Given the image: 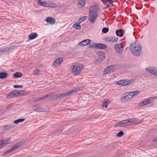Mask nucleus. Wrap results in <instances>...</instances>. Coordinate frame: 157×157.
Instances as JSON below:
<instances>
[{"label":"nucleus","mask_w":157,"mask_h":157,"mask_svg":"<svg viewBox=\"0 0 157 157\" xmlns=\"http://www.w3.org/2000/svg\"><path fill=\"white\" fill-rule=\"evenodd\" d=\"M17 45H12L10 46L9 47H6L0 49V53L7 52L11 50L14 48L18 47Z\"/></svg>","instance_id":"10"},{"label":"nucleus","mask_w":157,"mask_h":157,"mask_svg":"<svg viewBox=\"0 0 157 157\" xmlns=\"http://www.w3.org/2000/svg\"><path fill=\"white\" fill-rule=\"evenodd\" d=\"M104 5L107 7H111L113 6V4L109 0H107L105 1L104 2H102Z\"/></svg>","instance_id":"20"},{"label":"nucleus","mask_w":157,"mask_h":157,"mask_svg":"<svg viewBox=\"0 0 157 157\" xmlns=\"http://www.w3.org/2000/svg\"><path fill=\"white\" fill-rule=\"evenodd\" d=\"M108 100L106 99L104 100L103 102V104L102 105L103 107H105V108L108 107Z\"/></svg>","instance_id":"34"},{"label":"nucleus","mask_w":157,"mask_h":157,"mask_svg":"<svg viewBox=\"0 0 157 157\" xmlns=\"http://www.w3.org/2000/svg\"><path fill=\"white\" fill-rule=\"evenodd\" d=\"M38 2L39 4L41 6V5H42V4H43V2L42 1V0H38Z\"/></svg>","instance_id":"49"},{"label":"nucleus","mask_w":157,"mask_h":157,"mask_svg":"<svg viewBox=\"0 0 157 157\" xmlns=\"http://www.w3.org/2000/svg\"><path fill=\"white\" fill-rule=\"evenodd\" d=\"M109 60H110V59H108V60H107V62H109Z\"/></svg>","instance_id":"59"},{"label":"nucleus","mask_w":157,"mask_h":157,"mask_svg":"<svg viewBox=\"0 0 157 157\" xmlns=\"http://www.w3.org/2000/svg\"><path fill=\"white\" fill-rule=\"evenodd\" d=\"M133 91L130 92L128 95H125L123 97L124 98L123 99L128 100V99H127V98H128V99H131L134 98V95H133Z\"/></svg>","instance_id":"22"},{"label":"nucleus","mask_w":157,"mask_h":157,"mask_svg":"<svg viewBox=\"0 0 157 157\" xmlns=\"http://www.w3.org/2000/svg\"><path fill=\"white\" fill-rule=\"evenodd\" d=\"M149 104L147 99L145 100L140 103H139V105L140 106H144Z\"/></svg>","instance_id":"33"},{"label":"nucleus","mask_w":157,"mask_h":157,"mask_svg":"<svg viewBox=\"0 0 157 157\" xmlns=\"http://www.w3.org/2000/svg\"><path fill=\"white\" fill-rule=\"evenodd\" d=\"M99 59H105V58L104 54L103 53H100L99 54Z\"/></svg>","instance_id":"38"},{"label":"nucleus","mask_w":157,"mask_h":157,"mask_svg":"<svg viewBox=\"0 0 157 157\" xmlns=\"http://www.w3.org/2000/svg\"><path fill=\"white\" fill-rule=\"evenodd\" d=\"M57 59H62L61 58V57H59V58H58Z\"/></svg>","instance_id":"57"},{"label":"nucleus","mask_w":157,"mask_h":157,"mask_svg":"<svg viewBox=\"0 0 157 157\" xmlns=\"http://www.w3.org/2000/svg\"><path fill=\"white\" fill-rule=\"evenodd\" d=\"M18 96L19 95L25 96L28 94V92L25 90H21L17 91Z\"/></svg>","instance_id":"26"},{"label":"nucleus","mask_w":157,"mask_h":157,"mask_svg":"<svg viewBox=\"0 0 157 157\" xmlns=\"http://www.w3.org/2000/svg\"><path fill=\"white\" fill-rule=\"evenodd\" d=\"M116 34L117 36L121 37H122L124 35L123 31L122 29L117 30L116 31Z\"/></svg>","instance_id":"23"},{"label":"nucleus","mask_w":157,"mask_h":157,"mask_svg":"<svg viewBox=\"0 0 157 157\" xmlns=\"http://www.w3.org/2000/svg\"><path fill=\"white\" fill-rule=\"evenodd\" d=\"M150 98L151 99V101H153L155 100V99H156V97H151V98Z\"/></svg>","instance_id":"52"},{"label":"nucleus","mask_w":157,"mask_h":157,"mask_svg":"<svg viewBox=\"0 0 157 157\" xmlns=\"http://www.w3.org/2000/svg\"><path fill=\"white\" fill-rule=\"evenodd\" d=\"M49 6H50L52 8H55L57 7V4H56L54 3H53L52 2H50V3H49Z\"/></svg>","instance_id":"35"},{"label":"nucleus","mask_w":157,"mask_h":157,"mask_svg":"<svg viewBox=\"0 0 157 157\" xmlns=\"http://www.w3.org/2000/svg\"><path fill=\"white\" fill-rule=\"evenodd\" d=\"M114 48L116 52L118 53H121L123 49V45L122 44H118L114 45Z\"/></svg>","instance_id":"9"},{"label":"nucleus","mask_w":157,"mask_h":157,"mask_svg":"<svg viewBox=\"0 0 157 157\" xmlns=\"http://www.w3.org/2000/svg\"><path fill=\"white\" fill-rule=\"evenodd\" d=\"M155 76H157V70L156 69L155 73Z\"/></svg>","instance_id":"54"},{"label":"nucleus","mask_w":157,"mask_h":157,"mask_svg":"<svg viewBox=\"0 0 157 157\" xmlns=\"http://www.w3.org/2000/svg\"><path fill=\"white\" fill-rule=\"evenodd\" d=\"M128 119H131V122H129L130 124H136L139 122V120L136 118L133 119V118H130Z\"/></svg>","instance_id":"28"},{"label":"nucleus","mask_w":157,"mask_h":157,"mask_svg":"<svg viewBox=\"0 0 157 157\" xmlns=\"http://www.w3.org/2000/svg\"><path fill=\"white\" fill-rule=\"evenodd\" d=\"M117 66L116 65H113L109 66L104 71V74L107 75L113 72L117 69Z\"/></svg>","instance_id":"5"},{"label":"nucleus","mask_w":157,"mask_h":157,"mask_svg":"<svg viewBox=\"0 0 157 157\" xmlns=\"http://www.w3.org/2000/svg\"><path fill=\"white\" fill-rule=\"evenodd\" d=\"M118 38L116 37H106L105 38V40L109 42H114L117 41L118 40Z\"/></svg>","instance_id":"12"},{"label":"nucleus","mask_w":157,"mask_h":157,"mask_svg":"<svg viewBox=\"0 0 157 157\" xmlns=\"http://www.w3.org/2000/svg\"><path fill=\"white\" fill-rule=\"evenodd\" d=\"M107 45L104 44L100 43H96L95 47L97 48L105 49L107 48Z\"/></svg>","instance_id":"13"},{"label":"nucleus","mask_w":157,"mask_h":157,"mask_svg":"<svg viewBox=\"0 0 157 157\" xmlns=\"http://www.w3.org/2000/svg\"><path fill=\"white\" fill-rule=\"evenodd\" d=\"M78 90V89L77 88H75L74 89L68 92H66L63 93V95L64 96V97H66L70 95L71 94H73L74 93L76 92Z\"/></svg>","instance_id":"18"},{"label":"nucleus","mask_w":157,"mask_h":157,"mask_svg":"<svg viewBox=\"0 0 157 157\" xmlns=\"http://www.w3.org/2000/svg\"><path fill=\"white\" fill-rule=\"evenodd\" d=\"M43 99H44L43 96L38 99L39 101H40Z\"/></svg>","instance_id":"51"},{"label":"nucleus","mask_w":157,"mask_h":157,"mask_svg":"<svg viewBox=\"0 0 157 157\" xmlns=\"http://www.w3.org/2000/svg\"><path fill=\"white\" fill-rule=\"evenodd\" d=\"M39 71L38 69H36L35 70L34 72L35 75H37L39 73Z\"/></svg>","instance_id":"47"},{"label":"nucleus","mask_w":157,"mask_h":157,"mask_svg":"<svg viewBox=\"0 0 157 157\" xmlns=\"http://www.w3.org/2000/svg\"><path fill=\"white\" fill-rule=\"evenodd\" d=\"M102 2H104L105 1H107V0H101Z\"/></svg>","instance_id":"58"},{"label":"nucleus","mask_w":157,"mask_h":157,"mask_svg":"<svg viewBox=\"0 0 157 157\" xmlns=\"http://www.w3.org/2000/svg\"><path fill=\"white\" fill-rule=\"evenodd\" d=\"M18 96L17 90H14L6 95V97L9 99H11Z\"/></svg>","instance_id":"8"},{"label":"nucleus","mask_w":157,"mask_h":157,"mask_svg":"<svg viewBox=\"0 0 157 157\" xmlns=\"http://www.w3.org/2000/svg\"><path fill=\"white\" fill-rule=\"evenodd\" d=\"M13 87L14 88H21L23 87V86L19 85H14L13 86Z\"/></svg>","instance_id":"44"},{"label":"nucleus","mask_w":157,"mask_h":157,"mask_svg":"<svg viewBox=\"0 0 157 157\" xmlns=\"http://www.w3.org/2000/svg\"><path fill=\"white\" fill-rule=\"evenodd\" d=\"M1 141L2 142V143H3V142H4L3 143L6 144V145L10 143V142L8 143L7 142H6V140H2Z\"/></svg>","instance_id":"50"},{"label":"nucleus","mask_w":157,"mask_h":157,"mask_svg":"<svg viewBox=\"0 0 157 157\" xmlns=\"http://www.w3.org/2000/svg\"><path fill=\"white\" fill-rule=\"evenodd\" d=\"M78 21H77V22H76V24H74L73 27L75 29H81V26L80 25V23H79V22H78Z\"/></svg>","instance_id":"25"},{"label":"nucleus","mask_w":157,"mask_h":157,"mask_svg":"<svg viewBox=\"0 0 157 157\" xmlns=\"http://www.w3.org/2000/svg\"><path fill=\"white\" fill-rule=\"evenodd\" d=\"M15 126L13 125L7 124L4 126L3 129L4 130H7L13 128Z\"/></svg>","instance_id":"24"},{"label":"nucleus","mask_w":157,"mask_h":157,"mask_svg":"<svg viewBox=\"0 0 157 157\" xmlns=\"http://www.w3.org/2000/svg\"><path fill=\"white\" fill-rule=\"evenodd\" d=\"M141 45L140 44H136L133 42L130 45L129 49L132 54L136 56H139L141 54Z\"/></svg>","instance_id":"2"},{"label":"nucleus","mask_w":157,"mask_h":157,"mask_svg":"<svg viewBox=\"0 0 157 157\" xmlns=\"http://www.w3.org/2000/svg\"><path fill=\"white\" fill-rule=\"evenodd\" d=\"M46 21L48 23H49L51 25H53L56 23V20L54 18H52L51 17H47Z\"/></svg>","instance_id":"15"},{"label":"nucleus","mask_w":157,"mask_h":157,"mask_svg":"<svg viewBox=\"0 0 157 157\" xmlns=\"http://www.w3.org/2000/svg\"><path fill=\"white\" fill-rule=\"evenodd\" d=\"M156 69V68L155 67H148L146 68V70L147 72L155 75V73Z\"/></svg>","instance_id":"16"},{"label":"nucleus","mask_w":157,"mask_h":157,"mask_svg":"<svg viewBox=\"0 0 157 157\" xmlns=\"http://www.w3.org/2000/svg\"><path fill=\"white\" fill-rule=\"evenodd\" d=\"M94 44H93L91 45H90L89 47L91 48H96L95 47V45Z\"/></svg>","instance_id":"45"},{"label":"nucleus","mask_w":157,"mask_h":157,"mask_svg":"<svg viewBox=\"0 0 157 157\" xmlns=\"http://www.w3.org/2000/svg\"><path fill=\"white\" fill-rule=\"evenodd\" d=\"M14 76L15 78L21 77L22 76V74L21 73L18 72L14 74Z\"/></svg>","instance_id":"29"},{"label":"nucleus","mask_w":157,"mask_h":157,"mask_svg":"<svg viewBox=\"0 0 157 157\" xmlns=\"http://www.w3.org/2000/svg\"><path fill=\"white\" fill-rule=\"evenodd\" d=\"M2 143L1 141H0V149L5 146L6 145V144Z\"/></svg>","instance_id":"41"},{"label":"nucleus","mask_w":157,"mask_h":157,"mask_svg":"<svg viewBox=\"0 0 157 157\" xmlns=\"http://www.w3.org/2000/svg\"><path fill=\"white\" fill-rule=\"evenodd\" d=\"M63 93L60 94L59 95H56L53 96V98L56 99H58L60 98H62L64 97V96L63 95Z\"/></svg>","instance_id":"31"},{"label":"nucleus","mask_w":157,"mask_h":157,"mask_svg":"<svg viewBox=\"0 0 157 157\" xmlns=\"http://www.w3.org/2000/svg\"><path fill=\"white\" fill-rule=\"evenodd\" d=\"M102 62V59H96L95 61L94 62V63L96 64H99Z\"/></svg>","instance_id":"42"},{"label":"nucleus","mask_w":157,"mask_h":157,"mask_svg":"<svg viewBox=\"0 0 157 157\" xmlns=\"http://www.w3.org/2000/svg\"><path fill=\"white\" fill-rule=\"evenodd\" d=\"M13 104H9L6 108V109H8L11 108L13 106Z\"/></svg>","instance_id":"46"},{"label":"nucleus","mask_w":157,"mask_h":157,"mask_svg":"<svg viewBox=\"0 0 157 157\" xmlns=\"http://www.w3.org/2000/svg\"><path fill=\"white\" fill-rule=\"evenodd\" d=\"M8 76L7 73L4 72H0V79L6 78Z\"/></svg>","instance_id":"27"},{"label":"nucleus","mask_w":157,"mask_h":157,"mask_svg":"<svg viewBox=\"0 0 157 157\" xmlns=\"http://www.w3.org/2000/svg\"><path fill=\"white\" fill-rule=\"evenodd\" d=\"M86 0H78V6L80 8L84 7L86 4Z\"/></svg>","instance_id":"17"},{"label":"nucleus","mask_w":157,"mask_h":157,"mask_svg":"<svg viewBox=\"0 0 157 157\" xmlns=\"http://www.w3.org/2000/svg\"><path fill=\"white\" fill-rule=\"evenodd\" d=\"M109 30L108 28H107L104 27L102 29V32L104 33H107Z\"/></svg>","instance_id":"39"},{"label":"nucleus","mask_w":157,"mask_h":157,"mask_svg":"<svg viewBox=\"0 0 157 157\" xmlns=\"http://www.w3.org/2000/svg\"><path fill=\"white\" fill-rule=\"evenodd\" d=\"M43 4H42V5H41V6H43L44 7H48L49 6V3H47L46 1L43 2Z\"/></svg>","instance_id":"40"},{"label":"nucleus","mask_w":157,"mask_h":157,"mask_svg":"<svg viewBox=\"0 0 157 157\" xmlns=\"http://www.w3.org/2000/svg\"><path fill=\"white\" fill-rule=\"evenodd\" d=\"M42 64H41V65H40V67H41L42 66Z\"/></svg>","instance_id":"60"},{"label":"nucleus","mask_w":157,"mask_h":157,"mask_svg":"<svg viewBox=\"0 0 157 157\" xmlns=\"http://www.w3.org/2000/svg\"><path fill=\"white\" fill-rule=\"evenodd\" d=\"M99 9V7L96 5H93L90 7L89 19L92 23H95L98 16L97 13Z\"/></svg>","instance_id":"1"},{"label":"nucleus","mask_w":157,"mask_h":157,"mask_svg":"<svg viewBox=\"0 0 157 157\" xmlns=\"http://www.w3.org/2000/svg\"><path fill=\"white\" fill-rule=\"evenodd\" d=\"M38 101V99H36L34 101H33V102L35 103V102H37V101Z\"/></svg>","instance_id":"56"},{"label":"nucleus","mask_w":157,"mask_h":157,"mask_svg":"<svg viewBox=\"0 0 157 157\" xmlns=\"http://www.w3.org/2000/svg\"><path fill=\"white\" fill-rule=\"evenodd\" d=\"M38 36L37 34L36 33H32L30 34L28 36V37L30 40H33Z\"/></svg>","instance_id":"19"},{"label":"nucleus","mask_w":157,"mask_h":157,"mask_svg":"<svg viewBox=\"0 0 157 157\" xmlns=\"http://www.w3.org/2000/svg\"><path fill=\"white\" fill-rule=\"evenodd\" d=\"M124 133L122 131H120L117 134V136L118 137H120L123 135Z\"/></svg>","instance_id":"37"},{"label":"nucleus","mask_w":157,"mask_h":157,"mask_svg":"<svg viewBox=\"0 0 157 157\" xmlns=\"http://www.w3.org/2000/svg\"><path fill=\"white\" fill-rule=\"evenodd\" d=\"M147 102H148L149 104L151 103L152 102V101L151 100L150 98L147 99Z\"/></svg>","instance_id":"48"},{"label":"nucleus","mask_w":157,"mask_h":157,"mask_svg":"<svg viewBox=\"0 0 157 157\" xmlns=\"http://www.w3.org/2000/svg\"><path fill=\"white\" fill-rule=\"evenodd\" d=\"M91 41L90 39H86L82 41L79 43V45L80 46H85L89 44Z\"/></svg>","instance_id":"14"},{"label":"nucleus","mask_w":157,"mask_h":157,"mask_svg":"<svg viewBox=\"0 0 157 157\" xmlns=\"http://www.w3.org/2000/svg\"><path fill=\"white\" fill-rule=\"evenodd\" d=\"M133 81L132 80H129L128 79L121 80L117 82L116 84L125 86L130 84Z\"/></svg>","instance_id":"7"},{"label":"nucleus","mask_w":157,"mask_h":157,"mask_svg":"<svg viewBox=\"0 0 157 157\" xmlns=\"http://www.w3.org/2000/svg\"><path fill=\"white\" fill-rule=\"evenodd\" d=\"M10 138H7L6 139V142H7V141H10Z\"/></svg>","instance_id":"55"},{"label":"nucleus","mask_w":157,"mask_h":157,"mask_svg":"<svg viewBox=\"0 0 157 157\" xmlns=\"http://www.w3.org/2000/svg\"><path fill=\"white\" fill-rule=\"evenodd\" d=\"M131 119H127L122 121H120L115 124L114 126V127H121L124 125H127L129 124V122L131 121Z\"/></svg>","instance_id":"4"},{"label":"nucleus","mask_w":157,"mask_h":157,"mask_svg":"<svg viewBox=\"0 0 157 157\" xmlns=\"http://www.w3.org/2000/svg\"><path fill=\"white\" fill-rule=\"evenodd\" d=\"M25 120V119L24 118H19L14 121H13V123L15 124H17L21 122L24 121Z\"/></svg>","instance_id":"30"},{"label":"nucleus","mask_w":157,"mask_h":157,"mask_svg":"<svg viewBox=\"0 0 157 157\" xmlns=\"http://www.w3.org/2000/svg\"><path fill=\"white\" fill-rule=\"evenodd\" d=\"M134 97H135L136 96L138 95L140 93V90H136L135 91H133Z\"/></svg>","instance_id":"36"},{"label":"nucleus","mask_w":157,"mask_h":157,"mask_svg":"<svg viewBox=\"0 0 157 157\" xmlns=\"http://www.w3.org/2000/svg\"><path fill=\"white\" fill-rule=\"evenodd\" d=\"M24 144V142L23 141H20L19 143H17L15 145L12 147L11 148L9 149L7 151L5 152L4 153V154H8L9 153L13 151H14L19 147H21V146L23 144Z\"/></svg>","instance_id":"6"},{"label":"nucleus","mask_w":157,"mask_h":157,"mask_svg":"<svg viewBox=\"0 0 157 157\" xmlns=\"http://www.w3.org/2000/svg\"><path fill=\"white\" fill-rule=\"evenodd\" d=\"M33 109L34 111L39 112H45L46 110L45 109L41 108L40 105L38 104H36L33 106Z\"/></svg>","instance_id":"11"},{"label":"nucleus","mask_w":157,"mask_h":157,"mask_svg":"<svg viewBox=\"0 0 157 157\" xmlns=\"http://www.w3.org/2000/svg\"><path fill=\"white\" fill-rule=\"evenodd\" d=\"M153 141L154 142L157 141V137L154 138V139L153 140Z\"/></svg>","instance_id":"53"},{"label":"nucleus","mask_w":157,"mask_h":157,"mask_svg":"<svg viewBox=\"0 0 157 157\" xmlns=\"http://www.w3.org/2000/svg\"><path fill=\"white\" fill-rule=\"evenodd\" d=\"M52 95L51 94L49 93L46 94L45 95L43 96L44 99L48 98Z\"/></svg>","instance_id":"43"},{"label":"nucleus","mask_w":157,"mask_h":157,"mask_svg":"<svg viewBox=\"0 0 157 157\" xmlns=\"http://www.w3.org/2000/svg\"><path fill=\"white\" fill-rule=\"evenodd\" d=\"M71 71L72 74L75 76L79 75L83 67V65L78 63H73Z\"/></svg>","instance_id":"3"},{"label":"nucleus","mask_w":157,"mask_h":157,"mask_svg":"<svg viewBox=\"0 0 157 157\" xmlns=\"http://www.w3.org/2000/svg\"><path fill=\"white\" fill-rule=\"evenodd\" d=\"M63 60V59H55L53 62V65L56 67L60 66Z\"/></svg>","instance_id":"21"},{"label":"nucleus","mask_w":157,"mask_h":157,"mask_svg":"<svg viewBox=\"0 0 157 157\" xmlns=\"http://www.w3.org/2000/svg\"><path fill=\"white\" fill-rule=\"evenodd\" d=\"M88 17L87 16H82L77 21L79 22V23H80L81 22L84 21Z\"/></svg>","instance_id":"32"}]
</instances>
